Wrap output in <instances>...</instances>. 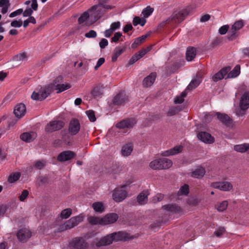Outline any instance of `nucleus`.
<instances>
[{"label":"nucleus","mask_w":249,"mask_h":249,"mask_svg":"<svg viewBox=\"0 0 249 249\" xmlns=\"http://www.w3.org/2000/svg\"><path fill=\"white\" fill-rule=\"evenodd\" d=\"M130 239L128 233L121 231L114 232L111 234L101 238L96 243V246L100 247L110 245L113 241L117 242L119 241H126Z\"/></svg>","instance_id":"f257e3e1"},{"label":"nucleus","mask_w":249,"mask_h":249,"mask_svg":"<svg viewBox=\"0 0 249 249\" xmlns=\"http://www.w3.org/2000/svg\"><path fill=\"white\" fill-rule=\"evenodd\" d=\"M172 164L171 160L162 158L151 161L149 163V167L153 170H162L169 168Z\"/></svg>","instance_id":"f03ea898"},{"label":"nucleus","mask_w":249,"mask_h":249,"mask_svg":"<svg viewBox=\"0 0 249 249\" xmlns=\"http://www.w3.org/2000/svg\"><path fill=\"white\" fill-rule=\"evenodd\" d=\"M112 8L113 7L111 6L104 7L102 5L95 4L89 9V12H93L91 14L90 17L91 18L93 17V22H95L101 18L107 11L111 10Z\"/></svg>","instance_id":"7ed1b4c3"},{"label":"nucleus","mask_w":249,"mask_h":249,"mask_svg":"<svg viewBox=\"0 0 249 249\" xmlns=\"http://www.w3.org/2000/svg\"><path fill=\"white\" fill-rule=\"evenodd\" d=\"M84 218V216L82 213L78 215L73 216L69 220L66 221L63 225H61L60 229L61 231L71 229L83 221Z\"/></svg>","instance_id":"20e7f679"},{"label":"nucleus","mask_w":249,"mask_h":249,"mask_svg":"<svg viewBox=\"0 0 249 249\" xmlns=\"http://www.w3.org/2000/svg\"><path fill=\"white\" fill-rule=\"evenodd\" d=\"M69 247L70 249H88L89 244L83 237H76L69 243Z\"/></svg>","instance_id":"39448f33"},{"label":"nucleus","mask_w":249,"mask_h":249,"mask_svg":"<svg viewBox=\"0 0 249 249\" xmlns=\"http://www.w3.org/2000/svg\"><path fill=\"white\" fill-rule=\"evenodd\" d=\"M128 184L126 182V184L123 185L120 188H116L114 190L112 193V198L115 201L120 202L126 198L127 196L126 188Z\"/></svg>","instance_id":"423d86ee"},{"label":"nucleus","mask_w":249,"mask_h":249,"mask_svg":"<svg viewBox=\"0 0 249 249\" xmlns=\"http://www.w3.org/2000/svg\"><path fill=\"white\" fill-rule=\"evenodd\" d=\"M65 123L61 120H54L50 122L45 126V131L48 133H52L59 130L64 127Z\"/></svg>","instance_id":"0eeeda50"},{"label":"nucleus","mask_w":249,"mask_h":249,"mask_svg":"<svg viewBox=\"0 0 249 249\" xmlns=\"http://www.w3.org/2000/svg\"><path fill=\"white\" fill-rule=\"evenodd\" d=\"M80 124L79 120L77 119L73 118L69 123L68 131L71 135H75L80 131Z\"/></svg>","instance_id":"6e6552de"},{"label":"nucleus","mask_w":249,"mask_h":249,"mask_svg":"<svg viewBox=\"0 0 249 249\" xmlns=\"http://www.w3.org/2000/svg\"><path fill=\"white\" fill-rule=\"evenodd\" d=\"M63 77L62 76H58L54 80L53 83L55 85V89L58 90L57 93H60L71 88V85L69 83L58 84L62 81Z\"/></svg>","instance_id":"1a4fd4ad"},{"label":"nucleus","mask_w":249,"mask_h":249,"mask_svg":"<svg viewBox=\"0 0 249 249\" xmlns=\"http://www.w3.org/2000/svg\"><path fill=\"white\" fill-rule=\"evenodd\" d=\"M128 101V96L124 91L119 92L112 99V104L114 106L124 105Z\"/></svg>","instance_id":"9d476101"},{"label":"nucleus","mask_w":249,"mask_h":249,"mask_svg":"<svg viewBox=\"0 0 249 249\" xmlns=\"http://www.w3.org/2000/svg\"><path fill=\"white\" fill-rule=\"evenodd\" d=\"M211 187L223 191H229L232 188V184L228 181L213 182Z\"/></svg>","instance_id":"9b49d317"},{"label":"nucleus","mask_w":249,"mask_h":249,"mask_svg":"<svg viewBox=\"0 0 249 249\" xmlns=\"http://www.w3.org/2000/svg\"><path fill=\"white\" fill-rule=\"evenodd\" d=\"M17 235L20 242L25 243L31 237L32 232L26 228H22L18 230Z\"/></svg>","instance_id":"f8f14e48"},{"label":"nucleus","mask_w":249,"mask_h":249,"mask_svg":"<svg viewBox=\"0 0 249 249\" xmlns=\"http://www.w3.org/2000/svg\"><path fill=\"white\" fill-rule=\"evenodd\" d=\"M217 119L224 125L230 127L232 123V119L227 114L222 113L219 112L215 113Z\"/></svg>","instance_id":"ddd939ff"},{"label":"nucleus","mask_w":249,"mask_h":249,"mask_svg":"<svg viewBox=\"0 0 249 249\" xmlns=\"http://www.w3.org/2000/svg\"><path fill=\"white\" fill-rule=\"evenodd\" d=\"M197 136L199 140L206 143H213L214 142V138L210 133L206 132H199Z\"/></svg>","instance_id":"4468645a"},{"label":"nucleus","mask_w":249,"mask_h":249,"mask_svg":"<svg viewBox=\"0 0 249 249\" xmlns=\"http://www.w3.org/2000/svg\"><path fill=\"white\" fill-rule=\"evenodd\" d=\"M136 123L135 119L133 118L123 120L116 124V127L119 129H124L125 128H130Z\"/></svg>","instance_id":"2eb2a0df"},{"label":"nucleus","mask_w":249,"mask_h":249,"mask_svg":"<svg viewBox=\"0 0 249 249\" xmlns=\"http://www.w3.org/2000/svg\"><path fill=\"white\" fill-rule=\"evenodd\" d=\"M239 106L243 111L249 108V91H246L242 95L240 100Z\"/></svg>","instance_id":"dca6fc26"},{"label":"nucleus","mask_w":249,"mask_h":249,"mask_svg":"<svg viewBox=\"0 0 249 249\" xmlns=\"http://www.w3.org/2000/svg\"><path fill=\"white\" fill-rule=\"evenodd\" d=\"M118 219V215L115 213H111L106 214L101 218L102 225H107L115 223Z\"/></svg>","instance_id":"f3484780"},{"label":"nucleus","mask_w":249,"mask_h":249,"mask_svg":"<svg viewBox=\"0 0 249 249\" xmlns=\"http://www.w3.org/2000/svg\"><path fill=\"white\" fill-rule=\"evenodd\" d=\"M75 154L71 151H65L58 154L57 160L61 162H64L72 159Z\"/></svg>","instance_id":"a211bd4d"},{"label":"nucleus","mask_w":249,"mask_h":249,"mask_svg":"<svg viewBox=\"0 0 249 249\" xmlns=\"http://www.w3.org/2000/svg\"><path fill=\"white\" fill-rule=\"evenodd\" d=\"M26 110L25 105L23 103H19L15 107L14 113L17 118L20 119L25 115Z\"/></svg>","instance_id":"6ab92c4d"},{"label":"nucleus","mask_w":249,"mask_h":249,"mask_svg":"<svg viewBox=\"0 0 249 249\" xmlns=\"http://www.w3.org/2000/svg\"><path fill=\"white\" fill-rule=\"evenodd\" d=\"M230 67H225L222 68L218 72L214 74L213 77V80L216 82L224 78V76L228 73L230 70Z\"/></svg>","instance_id":"aec40b11"},{"label":"nucleus","mask_w":249,"mask_h":249,"mask_svg":"<svg viewBox=\"0 0 249 249\" xmlns=\"http://www.w3.org/2000/svg\"><path fill=\"white\" fill-rule=\"evenodd\" d=\"M36 137V133L34 131L24 132L20 135V139L26 142H33Z\"/></svg>","instance_id":"412c9836"},{"label":"nucleus","mask_w":249,"mask_h":249,"mask_svg":"<svg viewBox=\"0 0 249 249\" xmlns=\"http://www.w3.org/2000/svg\"><path fill=\"white\" fill-rule=\"evenodd\" d=\"M157 77L156 72H151L149 75L145 77L142 81V86L144 88H148L151 86Z\"/></svg>","instance_id":"4be33fe9"},{"label":"nucleus","mask_w":249,"mask_h":249,"mask_svg":"<svg viewBox=\"0 0 249 249\" xmlns=\"http://www.w3.org/2000/svg\"><path fill=\"white\" fill-rule=\"evenodd\" d=\"M162 208L173 213L180 214L182 213L181 208L176 204H167L162 206Z\"/></svg>","instance_id":"5701e85b"},{"label":"nucleus","mask_w":249,"mask_h":249,"mask_svg":"<svg viewBox=\"0 0 249 249\" xmlns=\"http://www.w3.org/2000/svg\"><path fill=\"white\" fill-rule=\"evenodd\" d=\"M149 193L148 190H144L140 193L137 196V202L140 205H143L148 201V196Z\"/></svg>","instance_id":"b1692460"},{"label":"nucleus","mask_w":249,"mask_h":249,"mask_svg":"<svg viewBox=\"0 0 249 249\" xmlns=\"http://www.w3.org/2000/svg\"><path fill=\"white\" fill-rule=\"evenodd\" d=\"M126 47H117L113 52V54L111 58V61L115 62L117 61L118 57L120 56L125 50Z\"/></svg>","instance_id":"393cba45"},{"label":"nucleus","mask_w":249,"mask_h":249,"mask_svg":"<svg viewBox=\"0 0 249 249\" xmlns=\"http://www.w3.org/2000/svg\"><path fill=\"white\" fill-rule=\"evenodd\" d=\"M206 173L205 168L199 167L191 173V176L194 178L200 179L202 178Z\"/></svg>","instance_id":"a878e982"},{"label":"nucleus","mask_w":249,"mask_h":249,"mask_svg":"<svg viewBox=\"0 0 249 249\" xmlns=\"http://www.w3.org/2000/svg\"><path fill=\"white\" fill-rule=\"evenodd\" d=\"M234 151L239 153L247 152L249 154V143H244L243 144H236L234 146Z\"/></svg>","instance_id":"bb28decb"},{"label":"nucleus","mask_w":249,"mask_h":249,"mask_svg":"<svg viewBox=\"0 0 249 249\" xmlns=\"http://www.w3.org/2000/svg\"><path fill=\"white\" fill-rule=\"evenodd\" d=\"M196 49L193 47H189L186 53V60L188 61H192L196 56Z\"/></svg>","instance_id":"cd10ccee"},{"label":"nucleus","mask_w":249,"mask_h":249,"mask_svg":"<svg viewBox=\"0 0 249 249\" xmlns=\"http://www.w3.org/2000/svg\"><path fill=\"white\" fill-rule=\"evenodd\" d=\"M62 141L66 144L70 145L71 137L70 133L66 129H63L61 131Z\"/></svg>","instance_id":"c85d7f7f"},{"label":"nucleus","mask_w":249,"mask_h":249,"mask_svg":"<svg viewBox=\"0 0 249 249\" xmlns=\"http://www.w3.org/2000/svg\"><path fill=\"white\" fill-rule=\"evenodd\" d=\"M132 150V144L131 143H128L122 147L121 153L123 156L127 157L130 155Z\"/></svg>","instance_id":"c756f323"},{"label":"nucleus","mask_w":249,"mask_h":249,"mask_svg":"<svg viewBox=\"0 0 249 249\" xmlns=\"http://www.w3.org/2000/svg\"><path fill=\"white\" fill-rule=\"evenodd\" d=\"M150 34L142 35L139 37L136 38L134 42L131 44V48L135 49L137 48L139 45L142 44L145 39L149 36Z\"/></svg>","instance_id":"7c9ffc66"},{"label":"nucleus","mask_w":249,"mask_h":249,"mask_svg":"<svg viewBox=\"0 0 249 249\" xmlns=\"http://www.w3.org/2000/svg\"><path fill=\"white\" fill-rule=\"evenodd\" d=\"M240 73V66L239 65H237L233 68V69L229 72L227 75V78H235L238 76Z\"/></svg>","instance_id":"2f4dec72"},{"label":"nucleus","mask_w":249,"mask_h":249,"mask_svg":"<svg viewBox=\"0 0 249 249\" xmlns=\"http://www.w3.org/2000/svg\"><path fill=\"white\" fill-rule=\"evenodd\" d=\"M47 98V94L45 91H44V94H39L37 91H34L31 95V98L34 100L42 101Z\"/></svg>","instance_id":"473e14b6"},{"label":"nucleus","mask_w":249,"mask_h":249,"mask_svg":"<svg viewBox=\"0 0 249 249\" xmlns=\"http://www.w3.org/2000/svg\"><path fill=\"white\" fill-rule=\"evenodd\" d=\"M187 15L188 13L186 11H180L174 16V18L177 19L178 21L181 22L185 18Z\"/></svg>","instance_id":"72a5a7b5"},{"label":"nucleus","mask_w":249,"mask_h":249,"mask_svg":"<svg viewBox=\"0 0 249 249\" xmlns=\"http://www.w3.org/2000/svg\"><path fill=\"white\" fill-rule=\"evenodd\" d=\"M200 78L196 76L191 81L187 86V89L190 90H192L196 88L200 84Z\"/></svg>","instance_id":"f704fd0d"},{"label":"nucleus","mask_w":249,"mask_h":249,"mask_svg":"<svg viewBox=\"0 0 249 249\" xmlns=\"http://www.w3.org/2000/svg\"><path fill=\"white\" fill-rule=\"evenodd\" d=\"M244 22L242 20H239L234 22L231 27V30L233 32L237 31L241 29L244 26Z\"/></svg>","instance_id":"c9c22d12"},{"label":"nucleus","mask_w":249,"mask_h":249,"mask_svg":"<svg viewBox=\"0 0 249 249\" xmlns=\"http://www.w3.org/2000/svg\"><path fill=\"white\" fill-rule=\"evenodd\" d=\"M146 22V19L144 18H140L139 17H135L133 20V24L134 26L140 24L141 26H143Z\"/></svg>","instance_id":"e433bc0d"},{"label":"nucleus","mask_w":249,"mask_h":249,"mask_svg":"<svg viewBox=\"0 0 249 249\" xmlns=\"http://www.w3.org/2000/svg\"><path fill=\"white\" fill-rule=\"evenodd\" d=\"M20 176L21 175L19 172H15L11 174L8 178V181L10 183H14L19 179Z\"/></svg>","instance_id":"4c0bfd02"},{"label":"nucleus","mask_w":249,"mask_h":249,"mask_svg":"<svg viewBox=\"0 0 249 249\" xmlns=\"http://www.w3.org/2000/svg\"><path fill=\"white\" fill-rule=\"evenodd\" d=\"M189 193V188L188 185L184 184L179 189L178 192V196L185 195L187 196Z\"/></svg>","instance_id":"58836bf2"},{"label":"nucleus","mask_w":249,"mask_h":249,"mask_svg":"<svg viewBox=\"0 0 249 249\" xmlns=\"http://www.w3.org/2000/svg\"><path fill=\"white\" fill-rule=\"evenodd\" d=\"M88 222L92 225H96L97 224L102 225L101 223V218L97 217L90 216L88 218Z\"/></svg>","instance_id":"ea45409f"},{"label":"nucleus","mask_w":249,"mask_h":249,"mask_svg":"<svg viewBox=\"0 0 249 249\" xmlns=\"http://www.w3.org/2000/svg\"><path fill=\"white\" fill-rule=\"evenodd\" d=\"M72 214V210L71 208H67L63 210L60 213V217L62 219L68 218Z\"/></svg>","instance_id":"a19ab883"},{"label":"nucleus","mask_w":249,"mask_h":249,"mask_svg":"<svg viewBox=\"0 0 249 249\" xmlns=\"http://www.w3.org/2000/svg\"><path fill=\"white\" fill-rule=\"evenodd\" d=\"M154 8H152L150 6H148L143 9L142 11V14L144 18H148L152 14Z\"/></svg>","instance_id":"79ce46f5"},{"label":"nucleus","mask_w":249,"mask_h":249,"mask_svg":"<svg viewBox=\"0 0 249 249\" xmlns=\"http://www.w3.org/2000/svg\"><path fill=\"white\" fill-rule=\"evenodd\" d=\"M92 208L96 212L99 213H102L104 210V206L101 202L93 203Z\"/></svg>","instance_id":"37998d69"},{"label":"nucleus","mask_w":249,"mask_h":249,"mask_svg":"<svg viewBox=\"0 0 249 249\" xmlns=\"http://www.w3.org/2000/svg\"><path fill=\"white\" fill-rule=\"evenodd\" d=\"M103 93L98 87L94 88L91 91V94L95 98L101 97Z\"/></svg>","instance_id":"c03bdc74"},{"label":"nucleus","mask_w":249,"mask_h":249,"mask_svg":"<svg viewBox=\"0 0 249 249\" xmlns=\"http://www.w3.org/2000/svg\"><path fill=\"white\" fill-rule=\"evenodd\" d=\"M44 91H45V93L47 94V97L51 93L52 90L49 86L45 87L44 88L40 87L37 92H38L39 94H44Z\"/></svg>","instance_id":"a18cd8bd"},{"label":"nucleus","mask_w":249,"mask_h":249,"mask_svg":"<svg viewBox=\"0 0 249 249\" xmlns=\"http://www.w3.org/2000/svg\"><path fill=\"white\" fill-rule=\"evenodd\" d=\"M89 11L88 10L80 16L78 20L79 24H81L83 23L88 19V18L89 17Z\"/></svg>","instance_id":"49530a36"},{"label":"nucleus","mask_w":249,"mask_h":249,"mask_svg":"<svg viewBox=\"0 0 249 249\" xmlns=\"http://www.w3.org/2000/svg\"><path fill=\"white\" fill-rule=\"evenodd\" d=\"M86 113L91 122H94L96 121V118L94 111L92 110H89L86 111Z\"/></svg>","instance_id":"de8ad7c7"},{"label":"nucleus","mask_w":249,"mask_h":249,"mask_svg":"<svg viewBox=\"0 0 249 249\" xmlns=\"http://www.w3.org/2000/svg\"><path fill=\"white\" fill-rule=\"evenodd\" d=\"M150 48L144 49L142 50L141 51H139L136 53L135 55L137 56V58L138 60L142 58L144 55H145L149 51Z\"/></svg>","instance_id":"09e8293b"},{"label":"nucleus","mask_w":249,"mask_h":249,"mask_svg":"<svg viewBox=\"0 0 249 249\" xmlns=\"http://www.w3.org/2000/svg\"><path fill=\"white\" fill-rule=\"evenodd\" d=\"M228 202L227 201H223L221 202L217 207V211L219 212H223L225 210L228 206Z\"/></svg>","instance_id":"8fccbe9b"},{"label":"nucleus","mask_w":249,"mask_h":249,"mask_svg":"<svg viewBox=\"0 0 249 249\" xmlns=\"http://www.w3.org/2000/svg\"><path fill=\"white\" fill-rule=\"evenodd\" d=\"M238 35L236 34V32L231 30L229 32L227 38L229 41H232L234 40L237 36Z\"/></svg>","instance_id":"3c124183"},{"label":"nucleus","mask_w":249,"mask_h":249,"mask_svg":"<svg viewBox=\"0 0 249 249\" xmlns=\"http://www.w3.org/2000/svg\"><path fill=\"white\" fill-rule=\"evenodd\" d=\"M179 110L177 107H172L169 108V110L168 111L167 114L168 116H172L173 115H176Z\"/></svg>","instance_id":"603ef678"},{"label":"nucleus","mask_w":249,"mask_h":249,"mask_svg":"<svg viewBox=\"0 0 249 249\" xmlns=\"http://www.w3.org/2000/svg\"><path fill=\"white\" fill-rule=\"evenodd\" d=\"M8 208L6 204L0 205V217L3 216Z\"/></svg>","instance_id":"864d4df0"},{"label":"nucleus","mask_w":249,"mask_h":249,"mask_svg":"<svg viewBox=\"0 0 249 249\" xmlns=\"http://www.w3.org/2000/svg\"><path fill=\"white\" fill-rule=\"evenodd\" d=\"M122 36V34L121 32L115 33L114 36L111 38V42L117 43L119 41L120 38Z\"/></svg>","instance_id":"5fc2aeb1"},{"label":"nucleus","mask_w":249,"mask_h":249,"mask_svg":"<svg viewBox=\"0 0 249 249\" xmlns=\"http://www.w3.org/2000/svg\"><path fill=\"white\" fill-rule=\"evenodd\" d=\"M225 231V229L223 227H220L214 231V234L217 237H220L223 235Z\"/></svg>","instance_id":"6e6d98bb"},{"label":"nucleus","mask_w":249,"mask_h":249,"mask_svg":"<svg viewBox=\"0 0 249 249\" xmlns=\"http://www.w3.org/2000/svg\"><path fill=\"white\" fill-rule=\"evenodd\" d=\"M229 28V26L228 25H223L219 29L218 32L220 35H224L226 34Z\"/></svg>","instance_id":"4d7b16f0"},{"label":"nucleus","mask_w":249,"mask_h":249,"mask_svg":"<svg viewBox=\"0 0 249 249\" xmlns=\"http://www.w3.org/2000/svg\"><path fill=\"white\" fill-rule=\"evenodd\" d=\"M121 26V23L120 21L113 22L111 24L110 28L113 31L119 29Z\"/></svg>","instance_id":"13d9d810"},{"label":"nucleus","mask_w":249,"mask_h":249,"mask_svg":"<svg viewBox=\"0 0 249 249\" xmlns=\"http://www.w3.org/2000/svg\"><path fill=\"white\" fill-rule=\"evenodd\" d=\"M87 38H95L97 36V33L94 30H91L85 34Z\"/></svg>","instance_id":"bf43d9fd"},{"label":"nucleus","mask_w":249,"mask_h":249,"mask_svg":"<svg viewBox=\"0 0 249 249\" xmlns=\"http://www.w3.org/2000/svg\"><path fill=\"white\" fill-rule=\"evenodd\" d=\"M173 155L178 154L182 151V146L177 145L171 149Z\"/></svg>","instance_id":"052dcab7"},{"label":"nucleus","mask_w":249,"mask_h":249,"mask_svg":"<svg viewBox=\"0 0 249 249\" xmlns=\"http://www.w3.org/2000/svg\"><path fill=\"white\" fill-rule=\"evenodd\" d=\"M213 114H211L210 113H208L204 116V122L205 123H209L212 120L213 118Z\"/></svg>","instance_id":"680f3d73"},{"label":"nucleus","mask_w":249,"mask_h":249,"mask_svg":"<svg viewBox=\"0 0 249 249\" xmlns=\"http://www.w3.org/2000/svg\"><path fill=\"white\" fill-rule=\"evenodd\" d=\"M29 195V192L27 190H24L21 194L19 196V199L21 201H23Z\"/></svg>","instance_id":"e2e57ef3"},{"label":"nucleus","mask_w":249,"mask_h":249,"mask_svg":"<svg viewBox=\"0 0 249 249\" xmlns=\"http://www.w3.org/2000/svg\"><path fill=\"white\" fill-rule=\"evenodd\" d=\"M181 66L182 64L180 62H176L172 65L171 69L173 72H174L181 67Z\"/></svg>","instance_id":"0e129e2a"},{"label":"nucleus","mask_w":249,"mask_h":249,"mask_svg":"<svg viewBox=\"0 0 249 249\" xmlns=\"http://www.w3.org/2000/svg\"><path fill=\"white\" fill-rule=\"evenodd\" d=\"M23 9L21 8L18 9L13 12L9 15L10 18H14L17 16L20 15L23 13Z\"/></svg>","instance_id":"69168bd1"},{"label":"nucleus","mask_w":249,"mask_h":249,"mask_svg":"<svg viewBox=\"0 0 249 249\" xmlns=\"http://www.w3.org/2000/svg\"><path fill=\"white\" fill-rule=\"evenodd\" d=\"M22 25V21L21 20H14L11 22V26L13 27H20Z\"/></svg>","instance_id":"338daca9"},{"label":"nucleus","mask_w":249,"mask_h":249,"mask_svg":"<svg viewBox=\"0 0 249 249\" xmlns=\"http://www.w3.org/2000/svg\"><path fill=\"white\" fill-rule=\"evenodd\" d=\"M108 44V40L105 38H102L99 42V46L101 49H104Z\"/></svg>","instance_id":"774afa93"}]
</instances>
